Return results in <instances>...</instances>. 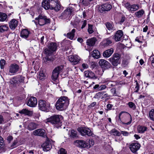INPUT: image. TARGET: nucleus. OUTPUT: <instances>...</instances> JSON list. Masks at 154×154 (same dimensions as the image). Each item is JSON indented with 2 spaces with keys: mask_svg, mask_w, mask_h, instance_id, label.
Returning <instances> with one entry per match:
<instances>
[{
  "mask_svg": "<svg viewBox=\"0 0 154 154\" xmlns=\"http://www.w3.org/2000/svg\"><path fill=\"white\" fill-rule=\"evenodd\" d=\"M91 55L93 57L98 59L100 57V52L97 50H94L92 51Z\"/></svg>",
  "mask_w": 154,
  "mask_h": 154,
  "instance_id": "28",
  "label": "nucleus"
},
{
  "mask_svg": "<svg viewBox=\"0 0 154 154\" xmlns=\"http://www.w3.org/2000/svg\"><path fill=\"white\" fill-rule=\"evenodd\" d=\"M88 31L89 33L91 34L94 31L93 29V26L91 24H88Z\"/></svg>",
  "mask_w": 154,
  "mask_h": 154,
  "instance_id": "50",
  "label": "nucleus"
},
{
  "mask_svg": "<svg viewBox=\"0 0 154 154\" xmlns=\"http://www.w3.org/2000/svg\"><path fill=\"white\" fill-rule=\"evenodd\" d=\"M70 136L73 138L76 137H77V132L73 130H71Z\"/></svg>",
  "mask_w": 154,
  "mask_h": 154,
  "instance_id": "48",
  "label": "nucleus"
},
{
  "mask_svg": "<svg viewBox=\"0 0 154 154\" xmlns=\"http://www.w3.org/2000/svg\"><path fill=\"white\" fill-rule=\"evenodd\" d=\"M75 32V29H73L70 32L67 33V37L71 40L73 39L74 37Z\"/></svg>",
  "mask_w": 154,
  "mask_h": 154,
  "instance_id": "31",
  "label": "nucleus"
},
{
  "mask_svg": "<svg viewBox=\"0 0 154 154\" xmlns=\"http://www.w3.org/2000/svg\"><path fill=\"white\" fill-rule=\"evenodd\" d=\"M117 84V83L116 81H110L107 82V85L109 88H110L115 86Z\"/></svg>",
  "mask_w": 154,
  "mask_h": 154,
  "instance_id": "44",
  "label": "nucleus"
},
{
  "mask_svg": "<svg viewBox=\"0 0 154 154\" xmlns=\"http://www.w3.org/2000/svg\"><path fill=\"white\" fill-rule=\"evenodd\" d=\"M7 18V15L5 13H0V21H4Z\"/></svg>",
  "mask_w": 154,
  "mask_h": 154,
  "instance_id": "42",
  "label": "nucleus"
},
{
  "mask_svg": "<svg viewBox=\"0 0 154 154\" xmlns=\"http://www.w3.org/2000/svg\"><path fill=\"white\" fill-rule=\"evenodd\" d=\"M85 75L86 77L91 79L95 78L94 73L91 71L87 70L85 71Z\"/></svg>",
  "mask_w": 154,
  "mask_h": 154,
  "instance_id": "24",
  "label": "nucleus"
},
{
  "mask_svg": "<svg viewBox=\"0 0 154 154\" xmlns=\"http://www.w3.org/2000/svg\"><path fill=\"white\" fill-rule=\"evenodd\" d=\"M121 133L124 136H128L129 134V133L126 131H121Z\"/></svg>",
  "mask_w": 154,
  "mask_h": 154,
  "instance_id": "57",
  "label": "nucleus"
},
{
  "mask_svg": "<svg viewBox=\"0 0 154 154\" xmlns=\"http://www.w3.org/2000/svg\"><path fill=\"white\" fill-rule=\"evenodd\" d=\"M128 104L130 108L133 110L136 109V106L135 104L132 102H130L128 103Z\"/></svg>",
  "mask_w": 154,
  "mask_h": 154,
  "instance_id": "47",
  "label": "nucleus"
},
{
  "mask_svg": "<svg viewBox=\"0 0 154 154\" xmlns=\"http://www.w3.org/2000/svg\"><path fill=\"white\" fill-rule=\"evenodd\" d=\"M76 141L79 146L87 148L86 142L83 140H77Z\"/></svg>",
  "mask_w": 154,
  "mask_h": 154,
  "instance_id": "32",
  "label": "nucleus"
},
{
  "mask_svg": "<svg viewBox=\"0 0 154 154\" xmlns=\"http://www.w3.org/2000/svg\"><path fill=\"white\" fill-rule=\"evenodd\" d=\"M38 107L41 110L48 112L50 109V104L49 102L44 100H40L38 101Z\"/></svg>",
  "mask_w": 154,
  "mask_h": 154,
  "instance_id": "6",
  "label": "nucleus"
},
{
  "mask_svg": "<svg viewBox=\"0 0 154 154\" xmlns=\"http://www.w3.org/2000/svg\"><path fill=\"white\" fill-rule=\"evenodd\" d=\"M137 129L138 133H143L147 130V128L145 126L139 125L137 127Z\"/></svg>",
  "mask_w": 154,
  "mask_h": 154,
  "instance_id": "29",
  "label": "nucleus"
},
{
  "mask_svg": "<svg viewBox=\"0 0 154 154\" xmlns=\"http://www.w3.org/2000/svg\"><path fill=\"white\" fill-rule=\"evenodd\" d=\"M112 8V6L110 4L108 3H105L100 6L99 9L100 12L103 13L106 11H109Z\"/></svg>",
  "mask_w": 154,
  "mask_h": 154,
  "instance_id": "10",
  "label": "nucleus"
},
{
  "mask_svg": "<svg viewBox=\"0 0 154 154\" xmlns=\"http://www.w3.org/2000/svg\"><path fill=\"white\" fill-rule=\"evenodd\" d=\"M123 35V33L121 30L117 31L113 35L112 39L116 42L120 41Z\"/></svg>",
  "mask_w": 154,
  "mask_h": 154,
  "instance_id": "13",
  "label": "nucleus"
},
{
  "mask_svg": "<svg viewBox=\"0 0 154 154\" xmlns=\"http://www.w3.org/2000/svg\"><path fill=\"white\" fill-rule=\"evenodd\" d=\"M37 103L36 98L34 97H31L28 100L27 104L30 107H33L36 106Z\"/></svg>",
  "mask_w": 154,
  "mask_h": 154,
  "instance_id": "14",
  "label": "nucleus"
},
{
  "mask_svg": "<svg viewBox=\"0 0 154 154\" xmlns=\"http://www.w3.org/2000/svg\"><path fill=\"white\" fill-rule=\"evenodd\" d=\"M69 103V99L67 97H61L57 101L56 103L55 107L58 110H64L67 108Z\"/></svg>",
  "mask_w": 154,
  "mask_h": 154,
  "instance_id": "1",
  "label": "nucleus"
},
{
  "mask_svg": "<svg viewBox=\"0 0 154 154\" xmlns=\"http://www.w3.org/2000/svg\"><path fill=\"white\" fill-rule=\"evenodd\" d=\"M65 11H66V12L68 14V15L70 16L73 12L74 9L72 7L69 6L65 10Z\"/></svg>",
  "mask_w": 154,
  "mask_h": 154,
  "instance_id": "38",
  "label": "nucleus"
},
{
  "mask_svg": "<svg viewBox=\"0 0 154 154\" xmlns=\"http://www.w3.org/2000/svg\"><path fill=\"white\" fill-rule=\"evenodd\" d=\"M33 134L35 135L45 137V130L42 129H39L35 130L33 131Z\"/></svg>",
  "mask_w": 154,
  "mask_h": 154,
  "instance_id": "16",
  "label": "nucleus"
},
{
  "mask_svg": "<svg viewBox=\"0 0 154 154\" xmlns=\"http://www.w3.org/2000/svg\"><path fill=\"white\" fill-rule=\"evenodd\" d=\"M112 43V41L109 38H107L104 40L103 42V45L105 46H107Z\"/></svg>",
  "mask_w": 154,
  "mask_h": 154,
  "instance_id": "41",
  "label": "nucleus"
},
{
  "mask_svg": "<svg viewBox=\"0 0 154 154\" xmlns=\"http://www.w3.org/2000/svg\"><path fill=\"white\" fill-rule=\"evenodd\" d=\"M5 64V61L4 59L1 60L0 61V67L1 69H3L4 68V66Z\"/></svg>",
  "mask_w": 154,
  "mask_h": 154,
  "instance_id": "49",
  "label": "nucleus"
},
{
  "mask_svg": "<svg viewBox=\"0 0 154 154\" xmlns=\"http://www.w3.org/2000/svg\"><path fill=\"white\" fill-rule=\"evenodd\" d=\"M58 154H66V152L64 149L62 148L60 149Z\"/></svg>",
  "mask_w": 154,
  "mask_h": 154,
  "instance_id": "55",
  "label": "nucleus"
},
{
  "mask_svg": "<svg viewBox=\"0 0 154 154\" xmlns=\"http://www.w3.org/2000/svg\"><path fill=\"white\" fill-rule=\"evenodd\" d=\"M63 118V117L61 115H54L48 119V122H51L57 128H58L62 125L61 120Z\"/></svg>",
  "mask_w": 154,
  "mask_h": 154,
  "instance_id": "2",
  "label": "nucleus"
},
{
  "mask_svg": "<svg viewBox=\"0 0 154 154\" xmlns=\"http://www.w3.org/2000/svg\"><path fill=\"white\" fill-rule=\"evenodd\" d=\"M27 129L30 131H32L36 128L38 125V124L33 122L28 121L27 122Z\"/></svg>",
  "mask_w": 154,
  "mask_h": 154,
  "instance_id": "19",
  "label": "nucleus"
},
{
  "mask_svg": "<svg viewBox=\"0 0 154 154\" xmlns=\"http://www.w3.org/2000/svg\"><path fill=\"white\" fill-rule=\"evenodd\" d=\"M140 145L137 143H131L129 146V148L133 153L136 152L140 148Z\"/></svg>",
  "mask_w": 154,
  "mask_h": 154,
  "instance_id": "15",
  "label": "nucleus"
},
{
  "mask_svg": "<svg viewBox=\"0 0 154 154\" xmlns=\"http://www.w3.org/2000/svg\"><path fill=\"white\" fill-rule=\"evenodd\" d=\"M43 150L44 151H48L52 147L51 143L48 141H47L43 143L42 145Z\"/></svg>",
  "mask_w": 154,
  "mask_h": 154,
  "instance_id": "17",
  "label": "nucleus"
},
{
  "mask_svg": "<svg viewBox=\"0 0 154 154\" xmlns=\"http://www.w3.org/2000/svg\"><path fill=\"white\" fill-rule=\"evenodd\" d=\"M33 116L35 119L38 118L40 116V114L38 113H34Z\"/></svg>",
  "mask_w": 154,
  "mask_h": 154,
  "instance_id": "63",
  "label": "nucleus"
},
{
  "mask_svg": "<svg viewBox=\"0 0 154 154\" xmlns=\"http://www.w3.org/2000/svg\"><path fill=\"white\" fill-rule=\"evenodd\" d=\"M96 103L95 102H93L88 106V107L90 108L93 107L96 104Z\"/></svg>",
  "mask_w": 154,
  "mask_h": 154,
  "instance_id": "64",
  "label": "nucleus"
},
{
  "mask_svg": "<svg viewBox=\"0 0 154 154\" xmlns=\"http://www.w3.org/2000/svg\"><path fill=\"white\" fill-rule=\"evenodd\" d=\"M114 49L113 48H111L104 51L103 55L105 58H108L112 55Z\"/></svg>",
  "mask_w": 154,
  "mask_h": 154,
  "instance_id": "22",
  "label": "nucleus"
},
{
  "mask_svg": "<svg viewBox=\"0 0 154 154\" xmlns=\"http://www.w3.org/2000/svg\"><path fill=\"white\" fill-rule=\"evenodd\" d=\"M122 5L124 6L129 11L131 5L128 2L123 1L122 3Z\"/></svg>",
  "mask_w": 154,
  "mask_h": 154,
  "instance_id": "40",
  "label": "nucleus"
},
{
  "mask_svg": "<svg viewBox=\"0 0 154 154\" xmlns=\"http://www.w3.org/2000/svg\"><path fill=\"white\" fill-rule=\"evenodd\" d=\"M18 24V22L17 20L15 19H12L9 22V27L11 29L14 30L17 27Z\"/></svg>",
  "mask_w": 154,
  "mask_h": 154,
  "instance_id": "20",
  "label": "nucleus"
},
{
  "mask_svg": "<svg viewBox=\"0 0 154 154\" xmlns=\"http://www.w3.org/2000/svg\"><path fill=\"white\" fill-rule=\"evenodd\" d=\"M105 25L107 29L111 32L116 30V29L114 26L109 22L105 23Z\"/></svg>",
  "mask_w": 154,
  "mask_h": 154,
  "instance_id": "30",
  "label": "nucleus"
},
{
  "mask_svg": "<svg viewBox=\"0 0 154 154\" xmlns=\"http://www.w3.org/2000/svg\"><path fill=\"white\" fill-rule=\"evenodd\" d=\"M49 9H54L56 11H58L60 9V2L58 0H49Z\"/></svg>",
  "mask_w": 154,
  "mask_h": 154,
  "instance_id": "7",
  "label": "nucleus"
},
{
  "mask_svg": "<svg viewBox=\"0 0 154 154\" xmlns=\"http://www.w3.org/2000/svg\"><path fill=\"white\" fill-rule=\"evenodd\" d=\"M37 77L40 80L43 81L45 79V76L43 71H41L39 72Z\"/></svg>",
  "mask_w": 154,
  "mask_h": 154,
  "instance_id": "35",
  "label": "nucleus"
},
{
  "mask_svg": "<svg viewBox=\"0 0 154 154\" xmlns=\"http://www.w3.org/2000/svg\"><path fill=\"white\" fill-rule=\"evenodd\" d=\"M25 77L22 76H19L15 79H13L12 82L14 85L18 84L19 82H24Z\"/></svg>",
  "mask_w": 154,
  "mask_h": 154,
  "instance_id": "21",
  "label": "nucleus"
},
{
  "mask_svg": "<svg viewBox=\"0 0 154 154\" xmlns=\"http://www.w3.org/2000/svg\"><path fill=\"white\" fill-rule=\"evenodd\" d=\"M8 29V27L7 24L2 25L0 26V32H3L7 31Z\"/></svg>",
  "mask_w": 154,
  "mask_h": 154,
  "instance_id": "34",
  "label": "nucleus"
},
{
  "mask_svg": "<svg viewBox=\"0 0 154 154\" xmlns=\"http://www.w3.org/2000/svg\"><path fill=\"white\" fill-rule=\"evenodd\" d=\"M128 118L129 119H130V121H129V122L127 123H126L122 122L123 124H124L126 125H128L130 124L131 123V121H132V119H131V116L130 115V116H128Z\"/></svg>",
  "mask_w": 154,
  "mask_h": 154,
  "instance_id": "58",
  "label": "nucleus"
},
{
  "mask_svg": "<svg viewBox=\"0 0 154 154\" xmlns=\"http://www.w3.org/2000/svg\"><path fill=\"white\" fill-rule=\"evenodd\" d=\"M104 92H100L97 93L94 97V98L99 100L102 99V95L104 94Z\"/></svg>",
  "mask_w": 154,
  "mask_h": 154,
  "instance_id": "37",
  "label": "nucleus"
},
{
  "mask_svg": "<svg viewBox=\"0 0 154 154\" xmlns=\"http://www.w3.org/2000/svg\"><path fill=\"white\" fill-rule=\"evenodd\" d=\"M135 89H136V91H135L136 92H137L139 90V85L137 82L136 83V86L135 87Z\"/></svg>",
  "mask_w": 154,
  "mask_h": 154,
  "instance_id": "60",
  "label": "nucleus"
},
{
  "mask_svg": "<svg viewBox=\"0 0 154 154\" xmlns=\"http://www.w3.org/2000/svg\"><path fill=\"white\" fill-rule=\"evenodd\" d=\"M53 51L52 50L47 48H46L44 50V52L47 55L50 56Z\"/></svg>",
  "mask_w": 154,
  "mask_h": 154,
  "instance_id": "46",
  "label": "nucleus"
},
{
  "mask_svg": "<svg viewBox=\"0 0 154 154\" xmlns=\"http://www.w3.org/2000/svg\"><path fill=\"white\" fill-rule=\"evenodd\" d=\"M144 13V11L142 9L136 12L135 13V15L137 17L140 18L141 17L143 16Z\"/></svg>",
  "mask_w": 154,
  "mask_h": 154,
  "instance_id": "39",
  "label": "nucleus"
},
{
  "mask_svg": "<svg viewBox=\"0 0 154 154\" xmlns=\"http://www.w3.org/2000/svg\"><path fill=\"white\" fill-rule=\"evenodd\" d=\"M13 139V137L11 136H9L7 138V140L9 143H10Z\"/></svg>",
  "mask_w": 154,
  "mask_h": 154,
  "instance_id": "61",
  "label": "nucleus"
},
{
  "mask_svg": "<svg viewBox=\"0 0 154 154\" xmlns=\"http://www.w3.org/2000/svg\"><path fill=\"white\" fill-rule=\"evenodd\" d=\"M121 57V55L118 53H115L108 60L113 66H116L120 63Z\"/></svg>",
  "mask_w": 154,
  "mask_h": 154,
  "instance_id": "5",
  "label": "nucleus"
},
{
  "mask_svg": "<svg viewBox=\"0 0 154 154\" xmlns=\"http://www.w3.org/2000/svg\"><path fill=\"white\" fill-rule=\"evenodd\" d=\"M83 24L81 27V29H83L86 26L87 24V21L86 20H84L82 21Z\"/></svg>",
  "mask_w": 154,
  "mask_h": 154,
  "instance_id": "59",
  "label": "nucleus"
},
{
  "mask_svg": "<svg viewBox=\"0 0 154 154\" xmlns=\"http://www.w3.org/2000/svg\"><path fill=\"white\" fill-rule=\"evenodd\" d=\"M110 134L114 136H120L121 135V133L115 129L111 130Z\"/></svg>",
  "mask_w": 154,
  "mask_h": 154,
  "instance_id": "36",
  "label": "nucleus"
},
{
  "mask_svg": "<svg viewBox=\"0 0 154 154\" xmlns=\"http://www.w3.org/2000/svg\"><path fill=\"white\" fill-rule=\"evenodd\" d=\"M19 113L26 116H31L32 115L33 111L28 110L26 109H23L19 111Z\"/></svg>",
  "mask_w": 154,
  "mask_h": 154,
  "instance_id": "18",
  "label": "nucleus"
},
{
  "mask_svg": "<svg viewBox=\"0 0 154 154\" xmlns=\"http://www.w3.org/2000/svg\"><path fill=\"white\" fill-rule=\"evenodd\" d=\"M48 49L54 51L56 50L57 48V44L55 42H51L48 45Z\"/></svg>",
  "mask_w": 154,
  "mask_h": 154,
  "instance_id": "26",
  "label": "nucleus"
},
{
  "mask_svg": "<svg viewBox=\"0 0 154 154\" xmlns=\"http://www.w3.org/2000/svg\"><path fill=\"white\" fill-rule=\"evenodd\" d=\"M99 64L102 68L107 69L111 66V64L107 61L104 59H100L99 62Z\"/></svg>",
  "mask_w": 154,
  "mask_h": 154,
  "instance_id": "11",
  "label": "nucleus"
},
{
  "mask_svg": "<svg viewBox=\"0 0 154 154\" xmlns=\"http://www.w3.org/2000/svg\"><path fill=\"white\" fill-rule=\"evenodd\" d=\"M42 6L45 9H49V0H45L42 3Z\"/></svg>",
  "mask_w": 154,
  "mask_h": 154,
  "instance_id": "33",
  "label": "nucleus"
},
{
  "mask_svg": "<svg viewBox=\"0 0 154 154\" xmlns=\"http://www.w3.org/2000/svg\"><path fill=\"white\" fill-rule=\"evenodd\" d=\"M29 31L26 29H24L21 31L20 36L24 38L27 39L29 37Z\"/></svg>",
  "mask_w": 154,
  "mask_h": 154,
  "instance_id": "23",
  "label": "nucleus"
},
{
  "mask_svg": "<svg viewBox=\"0 0 154 154\" xmlns=\"http://www.w3.org/2000/svg\"><path fill=\"white\" fill-rule=\"evenodd\" d=\"M111 93L113 95V96H117V94L116 92V89L115 88H112L111 89Z\"/></svg>",
  "mask_w": 154,
  "mask_h": 154,
  "instance_id": "54",
  "label": "nucleus"
},
{
  "mask_svg": "<svg viewBox=\"0 0 154 154\" xmlns=\"http://www.w3.org/2000/svg\"><path fill=\"white\" fill-rule=\"evenodd\" d=\"M35 19L38 21V23L40 26H43L50 22V19L43 14H39Z\"/></svg>",
  "mask_w": 154,
  "mask_h": 154,
  "instance_id": "3",
  "label": "nucleus"
},
{
  "mask_svg": "<svg viewBox=\"0 0 154 154\" xmlns=\"http://www.w3.org/2000/svg\"><path fill=\"white\" fill-rule=\"evenodd\" d=\"M63 69L64 66L63 65L58 66L55 67L52 72V79L54 81L57 79L59 74L63 72Z\"/></svg>",
  "mask_w": 154,
  "mask_h": 154,
  "instance_id": "4",
  "label": "nucleus"
},
{
  "mask_svg": "<svg viewBox=\"0 0 154 154\" xmlns=\"http://www.w3.org/2000/svg\"><path fill=\"white\" fill-rule=\"evenodd\" d=\"M139 9V5L138 4H133L131 5L129 11L131 12L132 13L134 12L135 11Z\"/></svg>",
  "mask_w": 154,
  "mask_h": 154,
  "instance_id": "25",
  "label": "nucleus"
},
{
  "mask_svg": "<svg viewBox=\"0 0 154 154\" xmlns=\"http://www.w3.org/2000/svg\"><path fill=\"white\" fill-rule=\"evenodd\" d=\"M69 59L72 64L75 65L79 62L80 58L77 55H74L69 56Z\"/></svg>",
  "mask_w": 154,
  "mask_h": 154,
  "instance_id": "12",
  "label": "nucleus"
},
{
  "mask_svg": "<svg viewBox=\"0 0 154 154\" xmlns=\"http://www.w3.org/2000/svg\"><path fill=\"white\" fill-rule=\"evenodd\" d=\"M19 69V66L17 64L15 63L11 64L9 67V74L10 75L16 74Z\"/></svg>",
  "mask_w": 154,
  "mask_h": 154,
  "instance_id": "9",
  "label": "nucleus"
},
{
  "mask_svg": "<svg viewBox=\"0 0 154 154\" xmlns=\"http://www.w3.org/2000/svg\"><path fill=\"white\" fill-rule=\"evenodd\" d=\"M106 88V86L105 85H101L100 86L99 88V91H101L104 90Z\"/></svg>",
  "mask_w": 154,
  "mask_h": 154,
  "instance_id": "56",
  "label": "nucleus"
},
{
  "mask_svg": "<svg viewBox=\"0 0 154 154\" xmlns=\"http://www.w3.org/2000/svg\"><path fill=\"white\" fill-rule=\"evenodd\" d=\"M149 116L151 120L154 121V109H152L149 113Z\"/></svg>",
  "mask_w": 154,
  "mask_h": 154,
  "instance_id": "45",
  "label": "nucleus"
},
{
  "mask_svg": "<svg viewBox=\"0 0 154 154\" xmlns=\"http://www.w3.org/2000/svg\"><path fill=\"white\" fill-rule=\"evenodd\" d=\"M113 107V105L108 104L106 105V107L109 110H111Z\"/></svg>",
  "mask_w": 154,
  "mask_h": 154,
  "instance_id": "62",
  "label": "nucleus"
},
{
  "mask_svg": "<svg viewBox=\"0 0 154 154\" xmlns=\"http://www.w3.org/2000/svg\"><path fill=\"white\" fill-rule=\"evenodd\" d=\"M94 144V142L92 140H89L86 142L87 148L88 149L92 146Z\"/></svg>",
  "mask_w": 154,
  "mask_h": 154,
  "instance_id": "43",
  "label": "nucleus"
},
{
  "mask_svg": "<svg viewBox=\"0 0 154 154\" xmlns=\"http://www.w3.org/2000/svg\"><path fill=\"white\" fill-rule=\"evenodd\" d=\"M129 62L128 60H123L122 64L124 67H126L128 64Z\"/></svg>",
  "mask_w": 154,
  "mask_h": 154,
  "instance_id": "53",
  "label": "nucleus"
},
{
  "mask_svg": "<svg viewBox=\"0 0 154 154\" xmlns=\"http://www.w3.org/2000/svg\"><path fill=\"white\" fill-rule=\"evenodd\" d=\"M69 16L68 14L67 13L65 10L61 14V16L62 17V18H66L68 16Z\"/></svg>",
  "mask_w": 154,
  "mask_h": 154,
  "instance_id": "51",
  "label": "nucleus"
},
{
  "mask_svg": "<svg viewBox=\"0 0 154 154\" xmlns=\"http://www.w3.org/2000/svg\"><path fill=\"white\" fill-rule=\"evenodd\" d=\"M78 131L83 136L86 135L90 136H92L93 134L92 131L88 128L79 127L78 128Z\"/></svg>",
  "mask_w": 154,
  "mask_h": 154,
  "instance_id": "8",
  "label": "nucleus"
},
{
  "mask_svg": "<svg viewBox=\"0 0 154 154\" xmlns=\"http://www.w3.org/2000/svg\"><path fill=\"white\" fill-rule=\"evenodd\" d=\"M4 146V140L3 138L0 137V149L3 148Z\"/></svg>",
  "mask_w": 154,
  "mask_h": 154,
  "instance_id": "52",
  "label": "nucleus"
},
{
  "mask_svg": "<svg viewBox=\"0 0 154 154\" xmlns=\"http://www.w3.org/2000/svg\"><path fill=\"white\" fill-rule=\"evenodd\" d=\"M96 39L95 38H91V39L87 40L86 44L90 46H92L95 44Z\"/></svg>",
  "mask_w": 154,
  "mask_h": 154,
  "instance_id": "27",
  "label": "nucleus"
}]
</instances>
